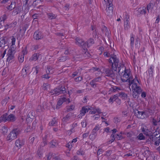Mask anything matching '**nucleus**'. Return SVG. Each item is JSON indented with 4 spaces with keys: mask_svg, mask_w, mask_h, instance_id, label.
<instances>
[{
    "mask_svg": "<svg viewBox=\"0 0 160 160\" xmlns=\"http://www.w3.org/2000/svg\"><path fill=\"white\" fill-rule=\"evenodd\" d=\"M66 92V88L63 85H60L53 90H52L50 93L52 95H55L58 96L60 94H64Z\"/></svg>",
    "mask_w": 160,
    "mask_h": 160,
    "instance_id": "obj_1",
    "label": "nucleus"
},
{
    "mask_svg": "<svg viewBox=\"0 0 160 160\" xmlns=\"http://www.w3.org/2000/svg\"><path fill=\"white\" fill-rule=\"evenodd\" d=\"M141 130L143 133L147 136L151 140L155 139L156 136L155 135H153V134L151 131L148 129L146 126L142 128Z\"/></svg>",
    "mask_w": 160,
    "mask_h": 160,
    "instance_id": "obj_2",
    "label": "nucleus"
},
{
    "mask_svg": "<svg viewBox=\"0 0 160 160\" xmlns=\"http://www.w3.org/2000/svg\"><path fill=\"white\" fill-rule=\"evenodd\" d=\"M21 130L18 128L13 129L8 135V140H13L16 138L17 136L21 133Z\"/></svg>",
    "mask_w": 160,
    "mask_h": 160,
    "instance_id": "obj_3",
    "label": "nucleus"
},
{
    "mask_svg": "<svg viewBox=\"0 0 160 160\" xmlns=\"http://www.w3.org/2000/svg\"><path fill=\"white\" fill-rule=\"evenodd\" d=\"M137 82L139 84H140L141 82L138 79L137 76L136 75L135 76V78L132 80H129L128 81L129 85H131L132 84V88H137L138 87H140L138 86L137 83L136 82Z\"/></svg>",
    "mask_w": 160,
    "mask_h": 160,
    "instance_id": "obj_4",
    "label": "nucleus"
},
{
    "mask_svg": "<svg viewBox=\"0 0 160 160\" xmlns=\"http://www.w3.org/2000/svg\"><path fill=\"white\" fill-rule=\"evenodd\" d=\"M111 57L113 60L114 67H116L117 69L118 68V72L119 73L120 70V68L121 66L118 64L119 62V60L117 58L116 55H114V54H111Z\"/></svg>",
    "mask_w": 160,
    "mask_h": 160,
    "instance_id": "obj_5",
    "label": "nucleus"
},
{
    "mask_svg": "<svg viewBox=\"0 0 160 160\" xmlns=\"http://www.w3.org/2000/svg\"><path fill=\"white\" fill-rule=\"evenodd\" d=\"M111 2H109L107 5V8L106 9V14L107 15H112L113 14V7L112 4L110 1Z\"/></svg>",
    "mask_w": 160,
    "mask_h": 160,
    "instance_id": "obj_6",
    "label": "nucleus"
},
{
    "mask_svg": "<svg viewBox=\"0 0 160 160\" xmlns=\"http://www.w3.org/2000/svg\"><path fill=\"white\" fill-rule=\"evenodd\" d=\"M135 116L138 118L144 119L147 118L145 111H139L138 110L135 112Z\"/></svg>",
    "mask_w": 160,
    "mask_h": 160,
    "instance_id": "obj_7",
    "label": "nucleus"
},
{
    "mask_svg": "<svg viewBox=\"0 0 160 160\" xmlns=\"http://www.w3.org/2000/svg\"><path fill=\"white\" fill-rule=\"evenodd\" d=\"M105 76L113 78L115 76L114 73L113 71L114 70L112 68H106L104 69Z\"/></svg>",
    "mask_w": 160,
    "mask_h": 160,
    "instance_id": "obj_8",
    "label": "nucleus"
},
{
    "mask_svg": "<svg viewBox=\"0 0 160 160\" xmlns=\"http://www.w3.org/2000/svg\"><path fill=\"white\" fill-rule=\"evenodd\" d=\"M132 96L134 98H138L139 94H140L142 91L141 87L132 88Z\"/></svg>",
    "mask_w": 160,
    "mask_h": 160,
    "instance_id": "obj_9",
    "label": "nucleus"
},
{
    "mask_svg": "<svg viewBox=\"0 0 160 160\" xmlns=\"http://www.w3.org/2000/svg\"><path fill=\"white\" fill-rule=\"evenodd\" d=\"M4 45L3 48H6L8 46V38L6 37H2L0 38V47H2Z\"/></svg>",
    "mask_w": 160,
    "mask_h": 160,
    "instance_id": "obj_10",
    "label": "nucleus"
},
{
    "mask_svg": "<svg viewBox=\"0 0 160 160\" xmlns=\"http://www.w3.org/2000/svg\"><path fill=\"white\" fill-rule=\"evenodd\" d=\"M112 131V133L111 136V137L112 138L111 140H115V138H117L118 140H120L123 138V137L121 135L118 134L114 135V133L117 131L116 129H114Z\"/></svg>",
    "mask_w": 160,
    "mask_h": 160,
    "instance_id": "obj_11",
    "label": "nucleus"
},
{
    "mask_svg": "<svg viewBox=\"0 0 160 160\" xmlns=\"http://www.w3.org/2000/svg\"><path fill=\"white\" fill-rule=\"evenodd\" d=\"M14 50H12V49H9L7 53L8 57L7 59V62H9L11 60H13L14 58V55L13 53Z\"/></svg>",
    "mask_w": 160,
    "mask_h": 160,
    "instance_id": "obj_12",
    "label": "nucleus"
},
{
    "mask_svg": "<svg viewBox=\"0 0 160 160\" xmlns=\"http://www.w3.org/2000/svg\"><path fill=\"white\" fill-rule=\"evenodd\" d=\"M92 109L88 107V106L83 107L82 108L81 110L80 111V114L78 116L79 118H80V117H82V116H84L85 114L88 112L89 110Z\"/></svg>",
    "mask_w": 160,
    "mask_h": 160,
    "instance_id": "obj_13",
    "label": "nucleus"
},
{
    "mask_svg": "<svg viewBox=\"0 0 160 160\" xmlns=\"http://www.w3.org/2000/svg\"><path fill=\"white\" fill-rule=\"evenodd\" d=\"M77 141H71L68 142L66 145V147L68 148V150L66 152V154L67 156L70 157L69 151L72 148L73 145V142H76Z\"/></svg>",
    "mask_w": 160,
    "mask_h": 160,
    "instance_id": "obj_14",
    "label": "nucleus"
},
{
    "mask_svg": "<svg viewBox=\"0 0 160 160\" xmlns=\"http://www.w3.org/2000/svg\"><path fill=\"white\" fill-rule=\"evenodd\" d=\"M76 43L79 46H82L83 48L85 47V42L81 38L78 37L76 38Z\"/></svg>",
    "mask_w": 160,
    "mask_h": 160,
    "instance_id": "obj_15",
    "label": "nucleus"
},
{
    "mask_svg": "<svg viewBox=\"0 0 160 160\" xmlns=\"http://www.w3.org/2000/svg\"><path fill=\"white\" fill-rule=\"evenodd\" d=\"M43 36L42 33L38 31H36L34 33L33 38L36 40H39L43 38Z\"/></svg>",
    "mask_w": 160,
    "mask_h": 160,
    "instance_id": "obj_16",
    "label": "nucleus"
},
{
    "mask_svg": "<svg viewBox=\"0 0 160 160\" xmlns=\"http://www.w3.org/2000/svg\"><path fill=\"white\" fill-rule=\"evenodd\" d=\"M94 41L93 39L90 38L86 42H85L84 48H87L91 46L92 44L94 43Z\"/></svg>",
    "mask_w": 160,
    "mask_h": 160,
    "instance_id": "obj_17",
    "label": "nucleus"
},
{
    "mask_svg": "<svg viewBox=\"0 0 160 160\" xmlns=\"http://www.w3.org/2000/svg\"><path fill=\"white\" fill-rule=\"evenodd\" d=\"M7 121H10L12 122L15 121L16 120L15 116L13 114H10L7 117Z\"/></svg>",
    "mask_w": 160,
    "mask_h": 160,
    "instance_id": "obj_18",
    "label": "nucleus"
},
{
    "mask_svg": "<svg viewBox=\"0 0 160 160\" xmlns=\"http://www.w3.org/2000/svg\"><path fill=\"white\" fill-rule=\"evenodd\" d=\"M130 73L131 71L129 70L126 69L125 68L124 70V73L123 75V78H125L126 79H128L130 75Z\"/></svg>",
    "mask_w": 160,
    "mask_h": 160,
    "instance_id": "obj_19",
    "label": "nucleus"
},
{
    "mask_svg": "<svg viewBox=\"0 0 160 160\" xmlns=\"http://www.w3.org/2000/svg\"><path fill=\"white\" fill-rule=\"evenodd\" d=\"M39 54L38 53H34L32 56L29 58V61H35L38 59Z\"/></svg>",
    "mask_w": 160,
    "mask_h": 160,
    "instance_id": "obj_20",
    "label": "nucleus"
},
{
    "mask_svg": "<svg viewBox=\"0 0 160 160\" xmlns=\"http://www.w3.org/2000/svg\"><path fill=\"white\" fill-rule=\"evenodd\" d=\"M87 48H83L82 50V52H83L82 55L84 57L86 58L90 57L91 56L90 53L88 52H87Z\"/></svg>",
    "mask_w": 160,
    "mask_h": 160,
    "instance_id": "obj_21",
    "label": "nucleus"
},
{
    "mask_svg": "<svg viewBox=\"0 0 160 160\" xmlns=\"http://www.w3.org/2000/svg\"><path fill=\"white\" fill-rule=\"evenodd\" d=\"M118 97L122 98V99H125L127 98V95L125 93L122 92H118L117 94Z\"/></svg>",
    "mask_w": 160,
    "mask_h": 160,
    "instance_id": "obj_22",
    "label": "nucleus"
},
{
    "mask_svg": "<svg viewBox=\"0 0 160 160\" xmlns=\"http://www.w3.org/2000/svg\"><path fill=\"white\" fill-rule=\"evenodd\" d=\"M24 144L23 141H16L15 144L18 148H20Z\"/></svg>",
    "mask_w": 160,
    "mask_h": 160,
    "instance_id": "obj_23",
    "label": "nucleus"
},
{
    "mask_svg": "<svg viewBox=\"0 0 160 160\" xmlns=\"http://www.w3.org/2000/svg\"><path fill=\"white\" fill-rule=\"evenodd\" d=\"M58 145L57 141H51L49 144V147L52 148L56 147Z\"/></svg>",
    "mask_w": 160,
    "mask_h": 160,
    "instance_id": "obj_24",
    "label": "nucleus"
},
{
    "mask_svg": "<svg viewBox=\"0 0 160 160\" xmlns=\"http://www.w3.org/2000/svg\"><path fill=\"white\" fill-rule=\"evenodd\" d=\"M154 69V67L153 66H150L149 68L148 69V75L150 77H152L153 76V71Z\"/></svg>",
    "mask_w": 160,
    "mask_h": 160,
    "instance_id": "obj_25",
    "label": "nucleus"
},
{
    "mask_svg": "<svg viewBox=\"0 0 160 160\" xmlns=\"http://www.w3.org/2000/svg\"><path fill=\"white\" fill-rule=\"evenodd\" d=\"M118 97L117 94L114 95L111 97L108 100V102L109 103L112 102V103L114 101H116V98Z\"/></svg>",
    "mask_w": 160,
    "mask_h": 160,
    "instance_id": "obj_26",
    "label": "nucleus"
},
{
    "mask_svg": "<svg viewBox=\"0 0 160 160\" xmlns=\"http://www.w3.org/2000/svg\"><path fill=\"white\" fill-rule=\"evenodd\" d=\"M15 5L16 3L15 2H12L11 3V4L10 5L7 7V9L8 10H11L13 9H14V8H15Z\"/></svg>",
    "mask_w": 160,
    "mask_h": 160,
    "instance_id": "obj_27",
    "label": "nucleus"
},
{
    "mask_svg": "<svg viewBox=\"0 0 160 160\" xmlns=\"http://www.w3.org/2000/svg\"><path fill=\"white\" fill-rule=\"evenodd\" d=\"M63 103V99H61V98H60L56 106V108L57 109H59L60 108L59 107L62 105Z\"/></svg>",
    "mask_w": 160,
    "mask_h": 160,
    "instance_id": "obj_28",
    "label": "nucleus"
},
{
    "mask_svg": "<svg viewBox=\"0 0 160 160\" xmlns=\"http://www.w3.org/2000/svg\"><path fill=\"white\" fill-rule=\"evenodd\" d=\"M130 45L131 47H132L134 43V38L133 34H131L130 35Z\"/></svg>",
    "mask_w": 160,
    "mask_h": 160,
    "instance_id": "obj_29",
    "label": "nucleus"
},
{
    "mask_svg": "<svg viewBox=\"0 0 160 160\" xmlns=\"http://www.w3.org/2000/svg\"><path fill=\"white\" fill-rule=\"evenodd\" d=\"M112 58L110 57V58L108 60V62L111 64L112 67V68L114 70V71H117V68L116 67H114L113 62H112L111 59Z\"/></svg>",
    "mask_w": 160,
    "mask_h": 160,
    "instance_id": "obj_30",
    "label": "nucleus"
},
{
    "mask_svg": "<svg viewBox=\"0 0 160 160\" xmlns=\"http://www.w3.org/2000/svg\"><path fill=\"white\" fill-rule=\"evenodd\" d=\"M42 87L43 90H48V89H50V86L49 84L44 83L43 84Z\"/></svg>",
    "mask_w": 160,
    "mask_h": 160,
    "instance_id": "obj_31",
    "label": "nucleus"
},
{
    "mask_svg": "<svg viewBox=\"0 0 160 160\" xmlns=\"http://www.w3.org/2000/svg\"><path fill=\"white\" fill-rule=\"evenodd\" d=\"M10 99L9 97L6 98L4 99H3L1 102V103L2 106L5 105L8 102L9 99Z\"/></svg>",
    "mask_w": 160,
    "mask_h": 160,
    "instance_id": "obj_32",
    "label": "nucleus"
},
{
    "mask_svg": "<svg viewBox=\"0 0 160 160\" xmlns=\"http://www.w3.org/2000/svg\"><path fill=\"white\" fill-rule=\"evenodd\" d=\"M48 16V18L51 20L55 19L56 18V16L52 13H48L47 14Z\"/></svg>",
    "mask_w": 160,
    "mask_h": 160,
    "instance_id": "obj_33",
    "label": "nucleus"
},
{
    "mask_svg": "<svg viewBox=\"0 0 160 160\" xmlns=\"http://www.w3.org/2000/svg\"><path fill=\"white\" fill-rule=\"evenodd\" d=\"M24 56L22 54H19L18 56V60L20 62L22 63L24 61Z\"/></svg>",
    "mask_w": 160,
    "mask_h": 160,
    "instance_id": "obj_34",
    "label": "nucleus"
},
{
    "mask_svg": "<svg viewBox=\"0 0 160 160\" xmlns=\"http://www.w3.org/2000/svg\"><path fill=\"white\" fill-rule=\"evenodd\" d=\"M17 24L16 21H14L10 24H7V26L9 28H14Z\"/></svg>",
    "mask_w": 160,
    "mask_h": 160,
    "instance_id": "obj_35",
    "label": "nucleus"
},
{
    "mask_svg": "<svg viewBox=\"0 0 160 160\" xmlns=\"http://www.w3.org/2000/svg\"><path fill=\"white\" fill-rule=\"evenodd\" d=\"M46 72L48 74H51L53 73V70L52 68L50 67H48L47 68Z\"/></svg>",
    "mask_w": 160,
    "mask_h": 160,
    "instance_id": "obj_36",
    "label": "nucleus"
},
{
    "mask_svg": "<svg viewBox=\"0 0 160 160\" xmlns=\"http://www.w3.org/2000/svg\"><path fill=\"white\" fill-rule=\"evenodd\" d=\"M137 138L139 140H144L145 139V137L142 133H140L137 137Z\"/></svg>",
    "mask_w": 160,
    "mask_h": 160,
    "instance_id": "obj_37",
    "label": "nucleus"
},
{
    "mask_svg": "<svg viewBox=\"0 0 160 160\" xmlns=\"http://www.w3.org/2000/svg\"><path fill=\"white\" fill-rule=\"evenodd\" d=\"M154 6L153 3L150 2L147 6V9L149 11L150 9H152Z\"/></svg>",
    "mask_w": 160,
    "mask_h": 160,
    "instance_id": "obj_38",
    "label": "nucleus"
},
{
    "mask_svg": "<svg viewBox=\"0 0 160 160\" xmlns=\"http://www.w3.org/2000/svg\"><path fill=\"white\" fill-rule=\"evenodd\" d=\"M70 114L69 113L65 117H64L62 118V121L63 122H67L70 119Z\"/></svg>",
    "mask_w": 160,
    "mask_h": 160,
    "instance_id": "obj_39",
    "label": "nucleus"
},
{
    "mask_svg": "<svg viewBox=\"0 0 160 160\" xmlns=\"http://www.w3.org/2000/svg\"><path fill=\"white\" fill-rule=\"evenodd\" d=\"M57 122L56 120V118H54L49 123V125L50 126H53L57 123Z\"/></svg>",
    "mask_w": 160,
    "mask_h": 160,
    "instance_id": "obj_40",
    "label": "nucleus"
},
{
    "mask_svg": "<svg viewBox=\"0 0 160 160\" xmlns=\"http://www.w3.org/2000/svg\"><path fill=\"white\" fill-rule=\"evenodd\" d=\"M77 153L78 155H83L84 154L85 152L83 150L81 149L77 151Z\"/></svg>",
    "mask_w": 160,
    "mask_h": 160,
    "instance_id": "obj_41",
    "label": "nucleus"
},
{
    "mask_svg": "<svg viewBox=\"0 0 160 160\" xmlns=\"http://www.w3.org/2000/svg\"><path fill=\"white\" fill-rule=\"evenodd\" d=\"M52 158V155L51 153H49L46 155L45 157L44 158V160H50Z\"/></svg>",
    "mask_w": 160,
    "mask_h": 160,
    "instance_id": "obj_42",
    "label": "nucleus"
},
{
    "mask_svg": "<svg viewBox=\"0 0 160 160\" xmlns=\"http://www.w3.org/2000/svg\"><path fill=\"white\" fill-rule=\"evenodd\" d=\"M37 154L39 158L42 157L43 155L42 150L40 149H38L37 152Z\"/></svg>",
    "mask_w": 160,
    "mask_h": 160,
    "instance_id": "obj_43",
    "label": "nucleus"
},
{
    "mask_svg": "<svg viewBox=\"0 0 160 160\" xmlns=\"http://www.w3.org/2000/svg\"><path fill=\"white\" fill-rule=\"evenodd\" d=\"M30 68V66L29 64H27L25 65V67L22 69H24L25 72H29V70Z\"/></svg>",
    "mask_w": 160,
    "mask_h": 160,
    "instance_id": "obj_44",
    "label": "nucleus"
},
{
    "mask_svg": "<svg viewBox=\"0 0 160 160\" xmlns=\"http://www.w3.org/2000/svg\"><path fill=\"white\" fill-rule=\"evenodd\" d=\"M2 131L3 134H6L8 132L7 128L5 126H3L2 129Z\"/></svg>",
    "mask_w": 160,
    "mask_h": 160,
    "instance_id": "obj_45",
    "label": "nucleus"
},
{
    "mask_svg": "<svg viewBox=\"0 0 160 160\" xmlns=\"http://www.w3.org/2000/svg\"><path fill=\"white\" fill-rule=\"evenodd\" d=\"M124 15V21H129V15L126 12H125Z\"/></svg>",
    "mask_w": 160,
    "mask_h": 160,
    "instance_id": "obj_46",
    "label": "nucleus"
},
{
    "mask_svg": "<svg viewBox=\"0 0 160 160\" xmlns=\"http://www.w3.org/2000/svg\"><path fill=\"white\" fill-rule=\"evenodd\" d=\"M139 39L138 38H137L135 40V45L137 48H139L140 46Z\"/></svg>",
    "mask_w": 160,
    "mask_h": 160,
    "instance_id": "obj_47",
    "label": "nucleus"
},
{
    "mask_svg": "<svg viewBox=\"0 0 160 160\" xmlns=\"http://www.w3.org/2000/svg\"><path fill=\"white\" fill-rule=\"evenodd\" d=\"M90 84L91 85V87L93 88H95L96 87L97 85L96 83L92 80L90 82Z\"/></svg>",
    "mask_w": 160,
    "mask_h": 160,
    "instance_id": "obj_48",
    "label": "nucleus"
},
{
    "mask_svg": "<svg viewBox=\"0 0 160 160\" xmlns=\"http://www.w3.org/2000/svg\"><path fill=\"white\" fill-rule=\"evenodd\" d=\"M39 69V68L37 66L33 68V70L34 71V72H35L36 74H37L38 73Z\"/></svg>",
    "mask_w": 160,
    "mask_h": 160,
    "instance_id": "obj_49",
    "label": "nucleus"
},
{
    "mask_svg": "<svg viewBox=\"0 0 160 160\" xmlns=\"http://www.w3.org/2000/svg\"><path fill=\"white\" fill-rule=\"evenodd\" d=\"M67 59L66 56H62L59 58V60L60 62L65 61Z\"/></svg>",
    "mask_w": 160,
    "mask_h": 160,
    "instance_id": "obj_50",
    "label": "nucleus"
},
{
    "mask_svg": "<svg viewBox=\"0 0 160 160\" xmlns=\"http://www.w3.org/2000/svg\"><path fill=\"white\" fill-rule=\"evenodd\" d=\"M28 73V72H25L24 69H22V75L23 78L26 76L27 74Z\"/></svg>",
    "mask_w": 160,
    "mask_h": 160,
    "instance_id": "obj_51",
    "label": "nucleus"
},
{
    "mask_svg": "<svg viewBox=\"0 0 160 160\" xmlns=\"http://www.w3.org/2000/svg\"><path fill=\"white\" fill-rule=\"evenodd\" d=\"M63 99V102H66L67 103H68L70 102L69 99L68 98L67 99L65 98H61Z\"/></svg>",
    "mask_w": 160,
    "mask_h": 160,
    "instance_id": "obj_52",
    "label": "nucleus"
},
{
    "mask_svg": "<svg viewBox=\"0 0 160 160\" xmlns=\"http://www.w3.org/2000/svg\"><path fill=\"white\" fill-rule=\"evenodd\" d=\"M129 21H124V28L125 29H128V26L129 25Z\"/></svg>",
    "mask_w": 160,
    "mask_h": 160,
    "instance_id": "obj_53",
    "label": "nucleus"
},
{
    "mask_svg": "<svg viewBox=\"0 0 160 160\" xmlns=\"http://www.w3.org/2000/svg\"><path fill=\"white\" fill-rule=\"evenodd\" d=\"M74 109V106L73 105H71L67 109L68 112Z\"/></svg>",
    "mask_w": 160,
    "mask_h": 160,
    "instance_id": "obj_54",
    "label": "nucleus"
},
{
    "mask_svg": "<svg viewBox=\"0 0 160 160\" xmlns=\"http://www.w3.org/2000/svg\"><path fill=\"white\" fill-rule=\"evenodd\" d=\"M101 80V77H98L97 78H95L94 79H93L92 80L94 82H99Z\"/></svg>",
    "mask_w": 160,
    "mask_h": 160,
    "instance_id": "obj_55",
    "label": "nucleus"
},
{
    "mask_svg": "<svg viewBox=\"0 0 160 160\" xmlns=\"http://www.w3.org/2000/svg\"><path fill=\"white\" fill-rule=\"evenodd\" d=\"M133 134L134 133L132 131H130L127 133V136L128 137H130L132 136Z\"/></svg>",
    "mask_w": 160,
    "mask_h": 160,
    "instance_id": "obj_56",
    "label": "nucleus"
},
{
    "mask_svg": "<svg viewBox=\"0 0 160 160\" xmlns=\"http://www.w3.org/2000/svg\"><path fill=\"white\" fill-rule=\"evenodd\" d=\"M27 48L26 47H25L22 51V53L21 54H22L24 55H24L27 54Z\"/></svg>",
    "mask_w": 160,
    "mask_h": 160,
    "instance_id": "obj_57",
    "label": "nucleus"
},
{
    "mask_svg": "<svg viewBox=\"0 0 160 160\" xmlns=\"http://www.w3.org/2000/svg\"><path fill=\"white\" fill-rule=\"evenodd\" d=\"M7 16H6V15H3L2 16V19H1L2 18H0V22H2V21H3V22L6 20V19H7Z\"/></svg>",
    "mask_w": 160,
    "mask_h": 160,
    "instance_id": "obj_58",
    "label": "nucleus"
},
{
    "mask_svg": "<svg viewBox=\"0 0 160 160\" xmlns=\"http://www.w3.org/2000/svg\"><path fill=\"white\" fill-rule=\"evenodd\" d=\"M20 12V8H16L13 11V12H15L16 14H18L19 12Z\"/></svg>",
    "mask_w": 160,
    "mask_h": 160,
    "instance_id": "obj_59",
    "label": "nucleus"
},
{
    "mask_svg": "<svg viewBox=\"0 0 160 160\" xmlns=\"http://www.w3.org/2000/svg\"><path fill=\"white\" fill-rule=\"evenodd\" d=\"M82 127L83 128H85L87 126V122L86 120L84 121H82L81 123Z\"/></svg>",
    "mask_w": 160,
    "mask_h": 160,
    "instance_id": "obj_60",
    "label": "nucleus"
},
{
    "mask_svg": "<svg viewBox=\"0 0 160 160\" xmlns=\"http://www.w3.org/2000/svg\"><path fill=\"white\" fill-rule=\"evenodd\" d=\"M82 78L81 77H78L75 78V80L76 82L80 81L82 80Z\"/></svg>",
    "mask_w": 160,
    "mask_h": 160,
    "instance_id": "obj_61",
    "label": "nucleus"
},
{
    "mask_svg": "<svg viewBox=\"0 0 160 160\" xmlns=\"http://www.w3.org/2000/svg\"><path fill=\"white\" fill-rule=\"evenodd\" d=\"M48 74H49L48 73H47V74H44L42 76V77L46 79H48L50 77L49 76Z\"/></svg>",
    "mask_w": 160,
    "mask_h": 160,
    "instance_id": "obj_62",
    "label": "nucleus"
},
{
    "mask_svg": "<svg viewBox=\"0 0 160 160\" xmlns=\"http://www.w3.org/2000/svg\"><path fill=\"white\" fill-rule=\"evenodd\" d=\"M9 0H0V6H1V4H5Z\"/></svg>",
    "mask_w": 160,
    "mask_h": 160,
    "instance_id": "obj_63",
    "label": "nucleus"
},
{
    "mask_svg": "<svg viewBox=\"0 0 160 160\" xmlns=\"http://www.w3.org/2000/svg\"><path fill=\"white\" fill-rule=\"evenodd\" d=\"M102 152L103 150L102 149H99L97 152V154L98 155H100Z\"/></svg>",
    "mask_w": 160,
    "mask_h": 160,
    "instance_id": "obj_64",
    "label": "nucleus"
}]
</instances>
